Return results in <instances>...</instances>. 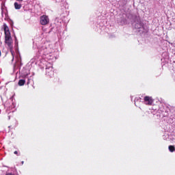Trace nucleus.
Returning <instances> with one entry per match:
<instances>
[{"label":"nucleus","mask_w":175,"mask_h":175,"mask_svg":"<svg viewBox=\"0 0 175 175\" xmlns=\"http://www.w3.org/2000/svg\"><path fill=\"white\" fill-rule=\"evenodd\" d=\"M14 8L15 9H21V4H18V3H14Z\"/></svg>","instance_id":"39448f33"},{"label":"nucleus","mask_w":175,"mask_h":175,"mask_svg":"<svg viewBox=\"0 0 175 175\" xmlns=\"http://www.w3.org/2000/svg\"><path fill=\"white\" fill-rule=\"evenodd\" d=\"M144 100L145 102V105H152L154 102V100H152V98L150 96H145L144 98Z\"/></svg>","instance_id":"7ed1b4c3"},{"label":"nucleus","mask_w":175,"mask_h":175,"mask_svg":"<svg viewBox=\"0 0 175 175\" xmlns=\"http://www.w3.org/2000/svg\"><path fill=\"white\" fill-rule=\"evenodd\" d=\"M14 154H17V151H15V152H14Z\"/></svg>","instance_id":"1a4fd4ad"},{"label":"nucleus","mask_w":175,"mask_h":175,"mask_svg":"<svg viewBox=\"0 0 175 175\" xmlns=\"http://www.w3.org/2000/svg\"><path fill=\"white\" fill-rule=\"evenodd\" d=\"M49 17L46 15H43L40 17V24L42 25H46L49 23Z\"/></svg>","instance_id":"f03ea898"},{"label":"nucleus","mask_w":175,"mask_h":175,"mask_svg":"<svg viewBox=\"0 0 175 175\" xmlns=\"http://www.w3.org/2000/svg\"><path fill=\"white\" fill-rule=\"evenodd\" d=\"M25 84V80L21 79L18 81V85H24Z\"/></svg>","instance_id":"423d86ee"},{"label":"nucleus","mask_w":175,"mask_h":175,"mask_svg":"<svg viewBox=\"0 0 175 175\" xmlns=\"http://www.w3.org/2000/svg\"><path fill=\"white\" fill-rule=\"evenodd\" d=\"M18 1V2H23V0H16Z\"/></svg>","instance_id":"6e6552de"},{"label":"nucleus","mask_w":175,"mask_h":175,"mask_svg":"<svg viewBox=\"0 0 175 175\" xmlns=\"http://www.w3.org/2000/svg\"><path fill=\"white\" fill-rule=\"evenodd\" d=\"M3 29L5 33V44L10 50V52L13 53V38H12V35L10 34L9 27H8L6 24H4L3 25Z\"/></svg>","instance_id":"f257e3e1"},{"label":"nucleus","mask_w":175,"mask_h":175,"mask_svg":"<svg viewBox=\"0 0 175 175\" xmlns=\"http://www.w3.org/2000/svg\"><path fill=\"white\" fill-rule=\"evenodd\" d=\"M135 27L137 29H143V23H142V22H138V23H135Z\"/></svg>","instance_id":"20e7f679"},{"label":"nucleus","mask_w":175,"mask_h":175,"mask_svg":"<svg viewBox=\"0 0 175 175\" xmlns=\"http://www.w3.org/2000/svg\"><path fill=\"white\" fill-rule=\"evenodd\" d=\"M169 150H170V151L171 152H173L174 151V150H175V148H174V146H169Z\"/></svg>","instance_id":"0eeeda50"},{"label":"nucleus","mask_w":175,"mask_h":175,"mask_svg":"<svg viewBox=\"0 0 175 175\" xmlns=\"http://www.w3.org/2000/svg\"><path fill=\"white\" fill-rule=\"evenodd\" d=\"M0 55H1V52H0Z\"/></svg>","instance_id":"9d476101"}]
</instances>
